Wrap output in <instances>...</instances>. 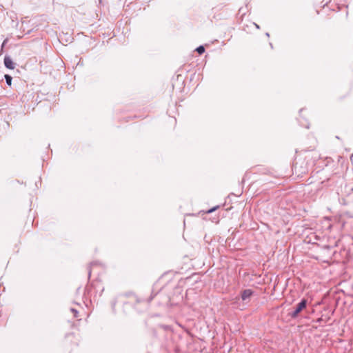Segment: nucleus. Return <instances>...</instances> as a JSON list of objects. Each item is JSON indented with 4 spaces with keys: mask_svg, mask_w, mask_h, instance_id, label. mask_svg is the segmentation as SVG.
Here are the masks:
<instances>
[{
    "mask_svg": "<svg viewBox=\"0 0 353 353\" xmlns=\"http://www.w3.org/2000/svg\"><path fill=\"white\" fill-rule=\"evenodd\" d=\"M307 304V300L303 299L295 307L294 310L289 313V316L292 319H296L298 317L299 313L306 308Z\"/></svg>",
    "mask_w": 353,
    "mask_h": 353,
    "instance_id": "1",
    "label": "nucleus"
},
{
    "mask_svg": "<svg viewBox=\"0 0 353 353\" xmlns=\"http://www.w3.org/2000/svg\"><path fill=\"white\" fill-rule=\"evenodd\" d=\"M253 294V291L251 289L244 290L241 292V299L243 301L248 300L251 296Z\"/></svg>",
    "mask_w": 353,
    "mask_h": 353,
    "instance_id": "2",
    "label": "nucleus"
},
{
    "mask_svg": "<svg viewBox=\"0 0 353 353\" xmlns=\"http://www.w3.org/2000/svg\"><path fill=\"white\" fill-rule=\"evenodd\" d=\"M4 65L8 69L12 70L14 68V63H13L12 59L8 56H6L4 57Z\"/></svg>",
    "mask_w": 353,
    "mask_h": 353,
    "instance_id": "3",
    "label": "nucleus"
},
{
    "mask_svg": "<svg viewBox=\"0 0 353 353\" xmlns=\"http://www.w3.org/2000/svg\"><path fill=\"white\" fill-rule=\"evenodd\" d=\"M4 77H5L6 83L8 85H11V84H12V77L10 75H9V74H6Z\"/></svg>",
    "mask_w": 353,
    "mask_h": 353,
    "instance_id": "4",
    "label": "nucleus"
},
{
    "mask_svg": "<svg viewBox=\"0 0 353 353\" xmlns=\"http://www.w3.org/2000/svg\"><path fill=\"white\" fill-rule=\"evenodd\" d=\"M196 50L199 54H201L205 52V48L203 46H200L196 49Z\"/></svg>",
    "mask_w": 353,
    "mask_h": 353,
    "instance_id": "5",
    "label": "nucleus"
},
{
    "mask_svg": "<svg viewBox=\"0 0 353 353\" xmlns=\"http://www.w3.org/2000/svg\"><path fill=\"white\" fill-rule=\"evenodd\" d=\"M70 311L73 314V316L74 318L77 319L79 317V312L76 309L71 308Z\"/></svg>",
    "mask_w": 353,
    "mask_h": 353,
    "instance_id": "6",
    "label": "nucleus"
},
{
    "mask_svg": "<svg viewBox=\"0 0 353 353\" xmlns=\"http://www.w3.org/2000/svg\"><path fill=\"white\" fill-rule=\"evenodd\" d=\"M92 263H90L88 267H87V270H88V278L90 279V276H91V274H92Z\"/></svg>",
    "mask_w": 353,
    "mask_h": 353,
    "instance_id": "7",
    "label": "nucleus"
},
{
    "mask_svg": "<svg viewBox=\"0 0 353 353\" xmlns=\"http://www.w3.org/2000/svg\"><path fill=\"white\" fill-rule=\"evenodd\" d=\"M219 208V205L214 206V207H213L212 208H211V209H210V210H207V211L205 212V213H207V214L212 213V212H214L216 210H217Z\"/></svg>",
    "mask_w": 353,
    "mask_h": 353,
    "instance_id": "8",
    "label": "nucleus"
},
{
    "mask_svg": "<svg viewBox=\"0 0 353 353\" xmlns=\"http://www.w3.org/2000/svg\"><path fill=\"white\" fill-rule=\"evenodd\" d=\"M153 297H154L153 296H151V297L148 299V302L150 303L152 301V299H153Z\"/></svg>",
    "mask_w": 353,
    "mask_h": 353,
    "instance_id": "9",
    "label": "nucleus"
},
{
    "mask_svg": "<svg viewBox=\"0 0 353 353\" xmlns=\"http://www.w3.org/2000/svg\"><path fill=\"white\" fill-rule=\"evenodd\" d=\"M294 168H295V170H296V169H297V163H296V164H295V165H294Z\"/></svg>",
    "mask_w": 353,
    "mask_h": 353,
    "instance_id": "10",
    "label": "nucleus"
},
{
    "mask_svg": "<svg viewBox=\"0 0 353 353\" xmlns=\"http://www.w3.org/2000/svg\"><path fill=\"white\" fill-rule=\"evenodd\" d=\"M321 319H319L317 321L321 322Z\"/></svg>",
    "mask_w": 353,
    "mask_h": 353,
    "instance_id": "11",
    "label": "nucleus"
}]
</instances>
